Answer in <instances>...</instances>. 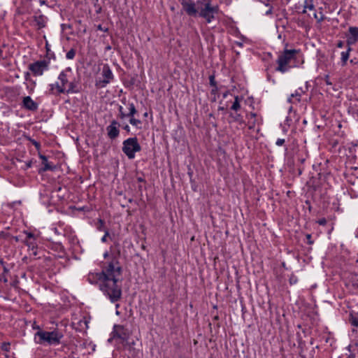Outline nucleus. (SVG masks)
<instances>
[{
  "label": "nucleus",
  "instance_id": "1",
  "mask_svg": "<svg viewBox=\"0 0 358 358\" xmlns=\"http://www.w3.org/2000/svg\"><path fill=\"white\" fill-rule=\"evenodd\" d=\"M122 268L117 258L104 262L101 271L90 273L87 279L90 283L98 280L99 289L111 303H115L122 298Z\"/></svg>",
  "mask_w": 358,
  "mask_h": 358
},
{
  "label": "nucleus",
  "instance_id": "2",
  "mask_svg": "<svg viewBox=\"0 0 358 358\" xmlns=\"http://www.w3.org/2000/svg\"><path fill=\"white\" fill-rule=\"evenodd\" d=\"M288 43L285 44L283 50L278 53L275 61L277 64L275 71L282 73L296 67L298 66V59L301 54L299 49H288Z\"/></svg>",
  "mask_w": 358,
  "mask_h": 358
},
{
  "label": "nucleus",
  "instance_id": "3",
  "mask_svg": "<svg viewBox=\"0 0 358 358\" xmlns=\"http://www.w3.org/2000/svg\"><path fill=\"white\" fill-rule=\"evenodd\" d=\"M35 336L39 337L38 343L41 344L47 343L50 345H57L60 344L64 334L59 329H55L52 331L39 330L35 334Z\"/></svg>",
  "mask_w": 358,
  "mask_h": 358
},
{
  "label": "nucleus",
  "instance_id": "4",
  "mask_svg": "<svg viewBox=\"0 0 358 358\" xmlns=\"http://www.w3.org/2000/svg\"><path fill=\"white\" fill-rule=\"evenodd\" d=\"M122 150L128 159H133L136 153L141 150V146L136 137H131L123 141Z\"/></svg>",
  "mask_w": 358,
  "mask_h": 358
},
{
  "label": "nucleus",
  "instance_id": "5",
  "mask_svg": "<svg viewBox=\"0 0 358 358\" xmlns=\"http://www.w3.org/2000/svg\"><path fill=\"white\" fill-rule=\"evenodd\" d=\"M101 76V77L96 78L95 80V87L98 89L106 87L115 78L113 71L108 64H103Z\"/></svg>",
  "mask_w": 358,
  "mask_h": 358
},
{
  "label": "nucleus",
  "instance_id": "6",
  "mask_svg": "<svg viewBox=\"0 0 358 358\" xmlns=\"http://www.w3.org/2000/svg\"><path fill=\"white\" fill-rule=\"evenodd\" d=\"M49 66L50 60L43 59L29 64L28 69L34 76H41L43 75L44 72L49 70Z\"/></svg>",
  "mask_w": 358,
  "mask_h": 358
},
{
  "label": "nucleus",
  "instance_id": "7",
  "mask_svg": "<svg viewBox=\"0 0 358 358\" xmlns=\"http://www.w3.org/2000/svg\"><path fill=\"white\" fill-rule=\"evenodd\" d=\"M218 12V6H212L210 2H208L200 10L199 16L204 18L207 23H210L215 18V15Z\"/></svg>",
  "mask_w": 358,
  "mask_h": 358
},
{
  "label": "nucleus",
  "instance_id": "8",
  "mask_svg": "<svg viewBox=\"0 0 358 358\" xmlns=\"http://www.w3.org/2000/svg\"><path fill=\"white\" fill-rule=\"evenodd\" d=\"M71 73L70 67L66 68L65 70L60 72L58 76L59 83H57L56 89L59 94L65 93L66 85L69 83V77Z\"/></svg>",
  "mask_w": 358,
  "mask_h": 358
},
{
  "label": "nucleus",
  "instance_id": "9",
  "mask_svg": "<svg viewBox=\"0 0 358 358\" xmlns=\"http://www.w3.org/2000/svg\"><path fill=\"white\" fill-rule=\"evenodd\" d=\"M120 126V123L117 120H113L110 122V124L106 127L107 135L110 139L113 140L119 136Z\"/></svg>",
  "mask_w": 358,
  "mask_h": 358
},
{
  "label": "nucleus",
  "instance_id": "10",
  "mask_svg": "<svg viewBox=\"0 0 358 358\" xmlns=\"http://www.w3.org/2000/svg\"><path fill=\"white\" fill-rule=\"evenodd\" d=\"M48 18L44 15L41 14L40 10H38L33 16L32 25L36 27L37 29H41L45 27Z\"/></svg>",
  "mask_w": 358,
  "mask_h": 358
},
{
  "label": "nucleus",
  "instance_id": "11",
  "mask_svg": "<svg viewBox=\"0 0 358 358\" xmlns=\"http://www.w3.org/2000/svg\"><path fill=\"white\" fill-rule=\"evenodd\" d=\"M113 337L118 338L123 341L127 340L129 337V331L123 325L116 324L113 327Z\"/></svg>",
  "mask_w": 358,
  "mask_h": 358
},
{
  "label": "nucleus",
  "instance_id": "12",
  "mask_svg": "<svg viewBox=\"0 0 358 358\" xmlns=\"http://www.w3.org/2000/svg\"><path fill=\"white\" fill-rule=\"evenodd\" d=\"M22 108L29 111L35 112L38 109V103L34 101L31 96H27L22 99Z\"/></svg>",
  "mask_w": 358,
  "mask_h": 358
},
{
  "label": "nucleus",
  "instance_id": "13",
  "mask_svg": "<svg viewBox=\"0 0 358 358\" xmlns=\"http://www.w3.org/2000/svg\"><path fill=\"white\" fill-rule=\"evenodd\" d=\"M348 31L346 43L348 46H351L358 41V27H350Z\"/></svg>",
  "mask_w": 358,
  "mask_h": 358
},
{
  "label": "nucleus",
  "instance_id": "14",
  "mask_svg": "<svg viewBox=\"0 0 358 358\" xmlns=\"http://www.w3.org/2000/svg\"><path fill=\"white\" fill-rule=\"evenodd\" d=\"M345 285L354 289L358 288V273H348L345 277Z\"/></svg>",
  "mask_w": 358,
  "mask_h": 358
},
{
  "label": "nucleus",
  "instance_id": "15",
  "mask_svg": "<svg viewBox=\"0 0 358 358\" xmlns=\"http://www.w3.org/2000/svg\"><path fill=\"white\" fill-rule=\"evenodd\" d=\"M26 237L24 243L31 250L36 249L37 244L36 241V236L31 232L24 231Z\"/></svg>",
  "mask_w": 358,
  "mask_h": 358
},
{
  "label": "nucleus",
  "instance_id": "16",
  "mask_svg": "<svg viewBox=\"0 0 358 358\" xmlns=\"http://www.w3.org/2000/svg\"><path fill=\"white\" fill-rule=\"evenodd\" d=\"M182 6V8L183 9L185 10V12L187 13V15H190V16H194L197 13V10L196 9V7H195V3L192 1H182L181 3Z\"/></svg>",
  "mask_w": 358,
  "mask_h": 358
},
{
  "label": "nucleus",
  "instance_id": "17",
  "mask_svg": "<svg viewBox=\"0 0 358 358\" xmlns=\"http://www.w3.org/2000/svg\"><path fill=\"white\" fill-rule=\"evenodd\" d=\"M39 158L42 160V164L43 166L38 171L39 173L45 172L47 171H54L56 168L55 166L52 165L48 161L46 156L40 154L38 155Z\"/></svg>",
  "mask_w": 358,
  "mask_h": 358
},
{
  "label": "nucleus",
  "instance_id": "18",
  "mask_svg": "<svg viewBox=\"0 0 358 358\" xmlns=\"http://www.w3.org/2000/svg\"><path fill=\"white\" fill-rule=\"evenodd\" d=\"M305 93V91L301 88H298L294 93L292 94L288 98V101L291 103H297L300 102L302 95Z\"/></svg>",
  "mask_w": 358,
  "mask_h": 358
},
{
  "label": "nucleus",
  "instance_id": "19",
  "mask_svg": "<svg viewBox=\"0 0 358 358\" xmlns=\"http://www.w3.org/2000/svg\"><path fill=\"white\" fill-rule=\"evenodd\" d=\"M80 92V87L78 86V83L73 80V81H69L68 84V88L66 89V94H76L79 93Z\"/></svg>",
  "mask_w": 358,
  "mask_h": 358
},
{
  "label": "nucleus",
  "instance_id": "20",
  "mask_svg": "<svg viewBox=\"0 0 358 358\" xmlns=\"http://www.w3.org/2000/svg\"><path fill=\"white\" fill-rule=\"evenodd\" d=\"M122 102L124 105H127L128 106L129 113H127V117H131V116H134L137 113V110L136 109V107H135V105H134V103H132V102H127L125 99H123L122 100Z\"/></svg>",
  "mask_w": 358,
  "mask_h": 358
},
{
  "label": "nucleus",
  "instance_id": "21",
  "mask_svg": "<svg viewBox=\"0 0 358 358\" xmlns=\"http://www.w3.org/2000/svg\"><path fill=\"white\" fill-rule=\"evenodd\" d=\"M242 99L243 98L241 96H235L234 101L232 103L230 109L231 110H234V112H238L241 108V101H242Z\"/></svg>",
  "mask_w": 358,
  "mask_h": 358
},
{
  "label": "nucleus",
  "instance_id": "22",
  "mask_svg": "<svg viewBox=\"0 0 358 358\" xmlns=\"http://www.w3.org/2000/svg\"><path fill=\"white\" fill-rule=\"evenodd\" d=\"M248 117L251 119L248 122V129H253L257 124H259L257 122V120L256 119L257 114L255 113L251 112Z\"/></svg>",
  "mask_w": 358,
  "mask_h": 358
},
{
  "label": "nucleus",
  "instance_id": "23",
  "mask_svg": "<svg viewBox=\"0 0 358 358\" xmlns=\"http://www.w3.org/2000/svg\"><path fill=\"white\" fill-rule=\"evenodd\" d=\"M351 50H352V48H350V46H348L347 50L343 51L341 53V59L342 66H345L346 64L347 61L349 59L350 52Z\"/></svg>",
  "mask_w": 358,
  "mask_h": 358
},
{
  "label": "nucleus",
  "instance_id": "24",
  "mask_svg": "<svg viewBox=\"0 0 358 358\" xmlns=\"http://www.w3.org/2000/svg\"><path fill=\"white\" fill-rule=\"evenodd\" d=\"M229 116L230 117L232 118L234 122L239 123H242L243 122V116L240 113H238L237 112L231 113Z\"/></svg>",
  "mask_w": 358,
  "mask_h": 358
},
{
  "label": "nucleus",
  "instance_id": "25",
  "mask_svg": "<svg viewBox=\"0 0 358 358\" xmlns=\"http://www.w3.org/2000/svg\"><path fill=\"white\" fill-rule=\"evenodd\" d=\"M313 0H305L304 1V8L302 11V13H306V9H309V10H313L314 8V5L312 3Z\"/></svg>",
  "mask_w": 358,
  "mask_h": 358
},
{
  "label": "nucleus",
  "instance_id": "26",
  "mask_svg": "<svg viewBox=\"0 0 358 358\" xmlns=\"http://www.w3.org/2000/svg\"><path fill=\"white\" fill-rule=\"evenodd\" d=\"M129 117H130L129 123L131 125H133V126H134V127H136L137 128H139L140 125L142 123L141 121L140 120H138V119L135 118L134 116H131Z\"/></svg>",
  "mask_w": 358,
  "mask_h": 358
},
{
  "label": "nucleus",
  "instance_id": "27",
  "mask_svg": "<svg viewBox=\"0 0 358 358\" xmlns=\"http://www.w3.org/2000/svg\"><path fill=\"white\" fill-rule=\"evenodd\" d=\"M97 229L99 231H104L106 232V231H108L106 227H105V222L103 220L101 219H99V221H98V225L96 227Z\"/></svg>",
  "mask_w": 358,
  "mask_h": 358
},
{
  "label": "nucleus",
  "instance_id": "28",
  "mask_svg": "<svg viewBox=\"0 0 358 358\" xmlns=\"http://www.w3.org/2000/svg\"><path fill=\"white\" fill-rule=\"evenodd\" d=\"M76 56V50L71 48L69 51H68L66 54V58L67 59H73Z\"/></svg>",
  "mask_w": 358,
  "mask_h": 358
},
{
  "label": "nucleus",
  "instance_id": "29",
  "mask_svg": "<svg viewBox=\"0 0 358 358\" xmlns=\"http://www.w3.org/2000/svg\"><path fill=\"white\" fill-rule=\"evenodd\" d=\"M314 17L317 20L318 22H322L325 18L322 12H320L319 14L315 13Z\"/></svg>",
  "mask_w": 358,
  "mask_h": 358
},
{
  "label": "nucleus",
  "instance_id": "30",
  "mask_svg": "<svg viewBox=\"0 0 358 358\" xmlns=\"http://www.w3.org/2000/svg\"><path fill=\"white\" fill-rule=\"evenodd\" d=\"M118 110H119V117L120 119L122 120V119L127 117V113H125L123 111V107L122 106H119Z\"/></svg>",
  "mask_w": 358,
  "mask_h": 358
},
{
  "label": "nucleus",
  "instance_id": "31",
  "mask_svg": "<svg viewBox=\"0 0 358 358\" xmlns=\"http://www.w3.org/2000/svg\"><path fill=\"white\" fill-rule=\"evenodd\" d=\"M209 83L211 87H215L217 85L214 74H212L209 76Z\"/></svg>",
  "mask_w": 358,
  "mask_h": 358
},
{
  "label": "nucleus",
  "instance_id": "32",
  "mask_svg": "<svg viewBox=\"0 0 358 358\" xmlns=\"http://www.w3.org/2000/svg\"><path fill=\"white\" fill-rule=\"evenodd\" d=\"M350 323L352 326L356 327L358 328V317L357 316H352L350 320Z\"/></svg>",
  "mask_w": 358,
  "mask_h": 358
},
{
  "label": "nucleus",
  "instance_id": "33",
  "mask_svg": "<svg viewBox=\"0 0 358 358\" xmlns=\"http://www.w3.org/2000/svg\"><path fill=\"white\" fill-rule=\"evenodd\" d=\"M306 240H307V243H308V245H313V244L314 241H313V239H312L311 234H307L306 235Z\"/></svg>",
  "mask_w": 358,
  "mask_h": 358
},
{
  "label": "nucleus",
  "instance_id": "34",
  "mask_svg": "<svg viewBox=\"0 0 358 358\" xmlns=\"http://www.w3.org/2000/svg\"><path fill=\"white\" fill-rule=\"evenodd\" d=\"M285 139L283 138H278L277 139L276 142H275V145H278V146H282L285 144Z\"/></svg>",
  "mask_w": 358,
  "mask_h": 358
},
{
  "label": "nucleus",
  "instance_id": "35",
  "mask_svg": "<svg viewBox=\"0 0 358 358\" xmlns=\"http://www.w3.org/2000/svg\"><path fill=\"white\" fill-rule=\"evenodd\" d=\"M103 257H104L105 259L108 258V259L106 262L110 261V260H111V259H112L113 257L117 258L116 256H113H113H111V257H110V255H109V254H108V252H106L103 254ZM117 259L118 260V259Z\"/></svg>",
  "mask_w": 358,
  "mask_h": 358
},
{
  "label": "nucleus",
  "instance_id": "36",
  "mask_svg": "<svg viewBox=\"0 0 358 358\" xmlns=\"http://www.w3.org/2000/svg\"><path fill=\"white\" fill-rule=\"evenodd\" d=\"M317 223L319 224L320 225L324 226V225H325L327 224V220L324 217L319 219L317 221Z\"/></svg>",
  "mask_w": 358,
  "mask_h": 358
},
{
  "label": "nucleus",
  "instance_id": "37",
  "mask_svg": "<svg viewBox=\"0 0 358 358\" xmlns=\"http://www.w3.org/2000/svg\"><path fill=\"white\" fill-rule=\"evenodd\" d=\"M109 236L108 231H106L104 236L101 238V241L106 243L107 241V237Z\"/></svg>",
  "mask_w": 358,
  "mask_h": 358
},
{
  "label": "nucleus",
  "instance_id": "38",
  "mask_svg": "<svg viewBox=\"0 0 358 358\" xmlns=\"http://www.w3.org/2000/svg\"><path fill=\"white\" fill-rule=\"evenodd\" d=\"M212 87L213 88H212V90L210 91V93H211V94L215 95L217 93V92H218L217 85H216L215 87Z\"/></svg>",
  "mask_w": 358,
  "mask_h": 358
},
{
  "label": "nucleus",
  "instance_id": "39",
  "mask_svg": "<svg viewBox=\"0 0 358 358\" xmlns=\"http://www.w3.org/2000/svg\"><path fill=\"white\" fill-rule=\"evenodd\" d=\"M296 282H297V278H296V277H295V276H292V277L289 278V283H290L291 285L295 284Z\"/></svg>",
  "mask_w": 358,
  "mask_h": 358
},
{
  "label": "nucleus",
  "instance_id": "40",
  "mask_svg": "<svg viewBox=\"0 0 358 358\" xmlns=\"http://www.w3.org/2000/svg\"><path fill=\"white\" fill-rule=\"evenodd\" d=\"M9 346H10L9 343H4L2 345V349L3 350H5V351H8L9 350Z\"/></svg>",
  "mask_w": 358,
  "mask_h": 358
},
{
  "label": "nucleus",
  "instance_id": "41",
  "mask_svg": "<svg viewBox=\"0 0 358 358\" xmlns=\"http://www.w3.org/2000/svg\"><path fill=\"white\" fill-rule=\"evenodd\" d=\"M336 46H337V48H342L344 46V42H343V41H339L337 43Z\"/></svg>",
  "mask_w": 358,
  "mask_h": 358
},
{
  "label": "nucleus",
  "instance_id": "42",
  "mask_svg": "<svg viewBox=\"0 0 358 358\" xmlns=\"http://www.w3.org/2000/svg\"><path fill=\"white\" fill-rule=\"evenodd\" d=\"M88 345L91 348V349H92V352L95 351L96 345H94V344H93V343H90L88 344Z\"/></svg>",
  "mask_w": 358,
  "mask_h": 358
},
{
  "label": "nucleus",
  "instance_id": "43",
  "mask_svg": "<svg viewBox=\"0 0 358 358\" xmlns=\"http://www.w3.org/2000/svg\"><path fill=\"white\" fill-rule=\"evenodd\" d=\"M3 266V273H8L9 270L8 268L6 266L5 264L3 265H2Z\"/></svg>",
  "mask_w": 358,
  "mask_h": 358
},
{
  "label": "nucleus",
  "instance_id": "44",
  "mask_svg": "<svg viewBox=\"0 0 358 358\" xmlns=\"http://www.w3.org/2000/svg\"><path fill=\"white\" fill-rule=\"evenodd\" d=\"M346 358H356V355L354 353L347 355Z\"/></svg>",
  "mask_w": 358,
  "mask_h": 358
},
{
  "label": "nucleus",
  "instance_id": "45",
  "mask_svg": "<svg viewBox=\"0 0 358 358\" xmlns=\"http://www.w3.org/2000/svg\"><path fill=\"white\" fill-rule=\"evenodd\" d=\"M123 129H124L125 131H127V132H129L130 131V127L128 124H126L123 127Z\"/></svg>",
  "mask_w": 358,
  "mask_h": 358
},
{
  "label": "nucleus",
  "instance_id": "46",
  "mask_svg": "<svg viewBox=\"0 0 358 358\" xmlns=\"http://www.w3.org/2000/svg\"><path fill=\"white\" fill-rule=\"evenodd\" d=\"M56 85H57V83H55V84H50V91H53L55 88H56Z\"/></svg>",
  "mask_w": 358,
  "mask_h": 358
},
{
  "label": "nucleus",
  "instance_id": "47",
  "mask_svg": "<svg viewBox=\"0 0 358 358\" xmlns=\"http://www.w3.org/2000/svg\"><path fill=\"white\" fill-rule=\"evenodd\" d=\"M97 9L96 10V13H100L101 11V7L99 5L96 7Z\"/></svg>",
  "mask_w": 358,
  "mask_h": 358
},
{
  "label": "nucleus",
  "instance_id": "48",
  "mask_svg": "<svg viewBox=\"0 0 358 358\" xmlns=\"http://www.w3.org/2000/svg\"><path fill=\"white\" fill-rule=\"evenodd\" d=\"M137 181L138 182H145V180L143 177H138L137 178Z\"/></svg>",
  "mask_w": 358,
  "mask_h": 358
},
{
  "label": "nucleus",
  "instance_id": "49",
  "mask_svg": "<svg viewBox=\"0 0 358 358\" xmlns=\"http://www.w3.org/2000/svg\"><path fill=\"white\" fill-rule=\"evenodd\" d=\"M92 1L94 2V7H96L97 6H99V0H92Z\"/></svg>",
  "mask_w": 358,
  "mask_h": 358
},
{
  "label": "nucleus",
  "instance_id": "50",
  "mask_svg": "<svg viewBox=\"0 0 358 358\" xmlns=\"http://www.w3.org/2000/svg\"><path fill=\"white\" fill-rule=\"evenodd\" d=\"M29 72H26L25 73V75H24V77H25V79L27 80L29 77Z\"/></svg>",
  "mask_w": 358,
  "mask_h": 358
},
{
  "label": "nucleus",
  "instance_id": "51",
  "mask_svg": "<svg viewBox=\"0 0 358 358\" xmlns=\"http://www.w3.org/2000/svg\"><path fill=\"white\" fill-rule=\"evenodd\" d=\"M27 168H30L31 166V162H29L26 164Z\"/></svg>",
  "mask_w": 358,
  "mask_h": 358
},
{
  "label": "nucleus",
  "instance_id": "52",
  "mask_svg": "<svg viewBox=\"0 0 358 358\" xmlns=\"http://www.w3.org/2000/svg\"><path fill=\"white\" fill-rule=\"evenodd\" d=\"M271 12H272V10H271V9H269V10H268L266 12V15H269V14H271Z\"/></svg>",
  "mask_w": 358,
  "mask_h": 358
},
{
  "label": "nucleus",
  "instance_id": "53",
  "mask_svg": "<svg viewBox=\"0 0 358 358\" xmlns=\"http://www.w3.org/2000/svg\"><path fill=\"white\" fill-rule=\"evenodd\" d=\"M0 264H1V265H3V264H4V262H3V259H2V258H1V257H0Z\"/></svg>",
  "mask_w": 358,
  "mask_h": 358
},
{
  "label": "nucleus",
  "instance_id": "54",
  "mask_svg": "<svg viewBox=\"0 0 358 358\" xmlns=\"http://www.w3.org/2000/svg\"><path fill=\"white\" fill-rule=\"evenodd\" d=\"M355 236L358 238V229L355 231Z\"/></svg>",
  "mask_w": 358,
  "mask_h": 358
},
{
  "label": "nucleus",
  "instance_id": "55",
  "mask_svg": "<svg viewBox=\"0 0 358 358\" xmlns=\"http://www.w3.org/2000/svg\"><path fill=\"white\" fill-rule=\"evenodd\" d=\"M33 329H39L40 327L38 326H33Z\"/></svg>",
  "mask_w": 358,
  "mask_h": 358
},
{
  "label": "nucleus",
  "instance_id": "56",
  "mask_svg": "<svg viewBox=\"0 0 358 358\" xmlns=\"http://www.w3.org/2000/svg\"><path fill=\"white\" fill-rule=\"evenodd\" d=\"M218 109L220 110H223L224 109V108L222 107V106H220Z\"/></svg>",
  "mask_w": 358,
  "mask_h": 358
},
{
  "label": "nucleus",
  "instance_id": "57",
  "mask_svg": "<svg viewBox=\"0 0 358 358\" xmlns=\"http://www.w3.org/2000/svg\"><path fill=\"white\" fill-rule=\"evenodd\" d=\"M40 3H41V4H43V3H45V1L44 0H40Z\"/></svg>",
  "mask_w": 358,
  "mask_h": 358
},
{
  "label": "nucleus",
  "instance_id": "58",
  "mask_svg": "<svg viewBox=\"0 0 358 358\" xmlns=\"http://www.w3.org/2000/svg\"><path fill=\"white\" fill-rule=\"evenodd\" d=\"M98 29H100V30H103L101 25H99Z\"/></svg>",
  "mask_w": 358,
  "mask_h": 358
},
{
  "label": "nucleus",
  "instance_id": "59",
  "mask_svg": "<svg viewBox=\"0 0 358 358\" xmlns=\"http://www.w3.org/2000/svg\"><path fill=\"white\" fill-rule=\"evenodd\" d=\"M303 123L306 124L307 123V120H303Z\"/></svg>",
  "mask_w": 358,
  "mask_h": 358
},
{
  "label": "nucleus",
  "instance_id": "60",
  "mask_svg": "<svg viewBox=\"0 0 358 358\" xmlns=\"http://www.w3.org/2000/svg\"><path fill=\"white\" fill-rule=\"evenodd\" d=\"M227 93H228V92H226V93H224V97H226V96H227Z\"/></svg>",
  "mask_w": 358,
  "mask_h": 358
},
{
  "label": "nucleus",
  "instance_id": "61",
  "mask_svg": "<svg viewBox=\"0 0 358 358\" xmlns=\"http://www.w3.org/2000/svg\"><path fill=\"white\" fill-rule=\"evenodd\" d=\"M7 280H7V278H6L3 279V281H4L5 282H7Z\"/></svg>",
  "mask_w": 358,
  "mask_h": 358
},
{
  "label": "nucleus",
  "instance_id": "62",
  "mask_svg": "<svg viewBox=\"0 0 358 358\" xmlns=\"http://www.w3.org/2000/svg\"><path fill=\"white\" fill-rule=\"evenodd\" d=\"M144 116L147 117L148 116V113H145Z\"/></svg>",
  "mask_w": 358,
  "mask_h": 358
},
{
  "label": "nucleus",
  "instance_id": "63",
  "mask_svg": "<svg viewBox=\"0 0 358 358\" xmlns=\"http://www.w3.org/2000/svg\"><path fill=\"white\" fill-rule=\"evenodd\" d=\"M15 239L16 241H18V238L17 236L15 237Z\"/></svg>",
  "mask_w": 358,
  "mask_h": 358
},
{
  "label": "nucleus",
  "instance_id": "64",
  "mask_svg": "<svg viewBox=\"0 0 358 358\" xmlns=\"http://www.w3.org/2000/svg\"><path fill=\"white\" fill-rule=\"evenodd\" d=\"M116 306V308H119L120 305H119V304H116V306Z\"/></svg>",
  "mask_w": 358,
  "mask_h": 358
}]
</instances>
